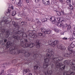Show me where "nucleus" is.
<instances>
[{
	"mask_svg": "<svg viewBox=\"0 0 75 75\" xmlns=\"http://www.w3.org/2000/svg\"><path fill=\"white\" fill-rule=\"evenodd\" d=\"M4 70H3L0 73V75H4Z\"/></svg>",
	"mask_w": 75,
	"mask_h": 75,
	"instance_id": "nucleus-43",
	"label": "nucleus"
},
{
	"mask_svg": "<svg viewBox=\"0 0 75 75\" xmlns=\"http://www.w3.org/2000/svg\"><path fill=\"white\" fill-rule=\"evenodd\" d=\"M67 26H68L67 30L68 31H69V30H70V29H71V25H67Z\"/></svg>",
	"mask_w": 75,
	"mask_h": 75,
	"instance_id": "nucleus-40",
	"label": "nucleus"
},
{
	"mask_svg": "<svg viewBox=\"0 0 75 75\" xmlns=\"http://www.w3.org/2000/svg\"><path fill=\"white\" fill-rule=\"evenodd\" d=\"M29 1H30L29 0H26V2L27 3H29Z\"/></svg>",
	"mask_w": 75,
	"mask_h": 75,
	"instance_id": "nucleus-53",
	"label": "nucleus"
},
{
	"mask_svg": "<svg viewBox=\"0 0 75 75\" xmlns=\"http://www.w3.org/2000/svg\"><path fill=\"white\" fill-rule=\"evenodd\" d=\"M70 64L72 67V69L75 71V60H71L70 61Z\"/></svg>",
	"mask_w": 75,
	"mask_h": 75,
	"instance_id": "nucleus-7",
	"label": "nucleus"
},
{
	"mask_svg": "<svg viewBox=\"0 0 75 75\" xmlns=\"http://www.w3.org/2000/svg\"><path fill=\"white\" fill-rule=\"evenodd\" d=\"M52 61L53 62V64H55V63L57 62H58L59 61L62 60L63 58L61 57L58 56L55 58L52 57Z\"/></svg>",
	"mask_w": 75,
	"mask_h": 75,
	"instance_id": "nucleus-6",
	"label": "nucleus"
},
{
	"mask_svg": "<svg viewBox=\"0 0 75 75\" xmlns=\"http://www.w3.org/2000/svg\"><path fill=\"white\" fill-rule=\"evenodd\" d=\"M62 14H63V15H64V14H65V13H64V12H62Z\"/></svg>",
	"mask_w": 75,
	"mask_h": 75,
	"instance_id": "nucleus-63",
	"label": "nucleus"
},
{
	"mask_svg": "<svg viewBox=\"0 0 75 75\" xmlns=\"http://www.w3.org/2000/svg\"><path fill=\"white\" fill-rule=\"evenodd\" d=\"M53 43L54 44V45H57L58 43V40H56Z\"/></svg>",
	"mask_w": 75,
	"mask_h": 75,
	"instance_id": "nucleus-39",
	"label": "nucleus"
},
{
	"mask_svg": "<svg viewBox=\"0 0 75 75\" xmlns=\"http://www.w3.org/2000/svg\"><path fill=\"white\" fill-rule=\"evenodd\" d=\"M14 71V69H11L8 70V73L10 74V73H12Z\"/></svg>",
	"mask_w": 75,
	"mask_h": 75,
	"instance_id": "nucleus-22",
	"label": "nucleus"
},
{
	"mask_svg": "<svg viewBox=\"0 0 75 75\" xmlns=\"http://www.w3.org/2000/svg\"><path fill=\"white\" fill-rule=\"evenodd\" d=\"M40 68V66L39 64H37L34 67V69H35V73H37L38 72V71H37V69H39Z\"/></svg>",
	"mask_w": 75,
	"mask_h": 75,
	"instance_id": "nucleus-11",
	"label": "nucleus"
},
{
	"mask_svg": "<svg viewBox=\"0 0 75 75\" xmlns=\"http://www.w3.org/2000/svg\"><path fill=\"white\" fill-rule=\"evenodd\" d=\"M64 23L62 22H58L57 24V25L58 27H62Z\"/></svg>",
	"mask_w": 75,
	"mask_h": 75,
	"instance_id": "nucleus-18",
	"label": "nucleus"
},
{
	"mask_svg": "<svg viewBox=\"0 0 75 75\" xmlns=\"http://www.w3.org/2000/svg\"><path fill=\"white\" fill-rule=\"evenodd\" d=\"M12 62H13V63H16V60H13L12 61Z\"/></svg>",
	"mask_w": 75,
	"mask_h": 75,
	"instance_id": "nucleus-52",
	"label": "nucleus"
},
{
	"mask_svg": "<svg viewBox=\"0 0 75 75\" xmlns=\"http://www.w3.org/2000/svg\"><path fill=\"white\" fill-rule=\"evenodd\" d=\"M72 44L74 45V46H75V41H74L72 42Z\"/></svg>",
	"mask_w": 75,
	"mask_h": 75,
	"instance_id": "nucleus-57",
	"label": "nucleus"
},
{
	"mask_svg": "<svg viewBox=\"0 0 75 75\" xmlns=\"http://www.w3.org/2000/svg\"><path fill=\"white\" fill-rule=\"evenodd\" d=\"M3 42V41L2 40H0V45Z\"/></svg>",
	"mask_w": 75,
	"mask_h": 75,
	"instance_id": "nucleus-60",
	"label": "nucleus"
},
{
	"mask_svg": "<svg viewBox=\"0 0 75 75\" xmlns=\"http://www.w3.org/2000/svg\"><path fill=\"white\" fill-rule=\"evenodd\" d=\"M29 75H33V74H32L29 73Z\"/></svg>",
	"mask_w": 75,
	"mask_h": 75,
	"instance_id": "nucleus-64",
	"label": "nucleus"
},
{
	"mask_svg": "<svg viewBox=\"0 0 75 75\" xmlns=\"http://www.w3.org/2000/svg\"><path fill=\"white\" fill-rule=\"evenodd\" d=\"M13 10L14 7L13 6H11V8L8 7V9L6 12V14H8L10 13V12H11V9Z\"/></svg>",
	"mask_w": 75,
	"mask_h": 75,
	"instance_id": "nucleus-14",
	"label": "nucleus"
},
{
	"mask_svg": "<svg viewBox=\"0 0 75 75\" xmlns=\"http://www.w3.org/2000/svg\"><path fill=\"white\" fill-rule=\"evenodd\" d=\"M28 61L29 60H28V62H27L26 63V64H29V63H30V61H29L28 62Z\"/></svg>",
	"mask_w": 75,
	"mask_h": 75,
	"instance_id": "nucleus-61",
	"label": "nucleus"
},
{
	"mask_svg": "<svg viewBox=\"0 0 75 75\" xmlns=\"http://www.w3.org/2000/svg\"><path fill=\"white\" fill-rule=\"evenodd\" d=\"M12 24L13 25L15 28H18L20 27V26L17 25V23L14 21L12 22Z\"/></svg>",
	"mask_w": 75,
	"mask_h": 75,
	"instance_id": "nucleus-17",
	"label": "nucleus"
},
{
	"mask_svg": "<svg viewBox=\"0 0 75 75\" xmlns=\"http://www.w3.org/2000/svg\"><path fill=\"white\" fill-rule=\"evenodd\" d=\"M53 72L52 71L50 70L49 71H47L46 72H45V74L46 75H51L52 74Z\"/></svg>",
	"mask_w": 75,
	"mask_h": 75,
	"instance_id": "nucleus-21",
	"label": "nucleus"
},
{
	"mask_svg": "<svg viewBox=\"0 0 75 75\" xmlns=\"http://www.w3.org/2000/svg\"><path fill=\"white\" fill-rule=\"evenodd\" d=\"M38 57V54H35L33 55V57L35 58H37Z\"/></svg>",
	"mask_w": 75,
	"mask_h": 75,
	"instance_id": "nucleus-34",
	"label": "nucleus"
},
{
	"mask_svg": "<svg viewBox=\"0 0 75 75\" xmlns=\"http://www.w3.org/2000/svg\"><path fill=\"white\" fill-rule=\"evenodd\" d=\"M69 8H71V10H73V6L71 5L69 6Z\"/></svg>",
	"mask_w": 75,
	"mask_h": 75,
	"instance_id": "nucleus-47",
	"label": "nucleus"
},
{
	"mask_svg": "<svg viewBox=\"0 0 75 75\" xmlns=\"http://www.w3.org/2000/svg\"><path fill=\"white\" fill-rule=\"evenodd\" d=\"M29 36L30 37V38H36L37 37V35L35 33L33 34V33H29Z\"/></svg>",
	"mask_w": 75,
	"mask_h": 75,
	"instance_id": "nucleus-10",
	"label": "nucleus"
},
{
	"mask_svg": "<svg viewBox=\"0 0 75 75\" xmlns=\"http://www.w3.org/2000/svg\"><path fill=\"white\" fill-rule=\"evenodd\" d=\"M74 74V72H70V71H68L64 72L63 74V75H73Z\"/></svg>",
	"mask_w": 75,
	"mask_h": 75,
	"instance_id": "nucleus-9",
	"label": "nucleus"
},
{
	"mask_svg": "<svg viewBox=\"0 0 75 75\" xmlns=\"http://www.w3.org/2000/svg\"><path fill=\"white\" fill-rule=\"evenodd\" d=\"M4 68H5L7 66V64L4 63L3 64Z\"/></svg>",
	"mask_w": 75,
	"mask_h": 75,
	"instance_id": "nucleus-51",
	"label": "nucleus"
},
{
	"mask_svg": "<svg viewBox=\"0 0 75 75\" xmlns=\"http://www.w3.org/2000/svg\"><path fill=\"white\" fill-rule=\"evenodd\" d=\"M4 34V35L6 34V38H8L10 34V33L8 30L6 31V30L4 29H3L1 28H0V34Z\"/></svg>",
	"mask_w": 75,
	"mask_h": 75,
	"instance_id": "nucleus-4",
	"label": "nucleus"
},
{
	"mask_svg": "<svg viewBox=\"0 0 75 75\" xmlns=\"http://www.w3.org/2000/svg\"><path fill=\"white\" fill-rule=\"evenodd\" d=\"M59 1L61 3L63 4H65L66 3V1H64L62 0H59Z\"/></svg>",
	"mask_w": 75,
	"mask_h": 75,
	"instance_id": "nucleus-30",
	"label": "nucleus"
},
{
	"mask_svg": "<svg viewBox=\"0 0 75 75\" xmlns=\"http://www.w3.org/2000/svg\"><path fill=\"white\" fill-rule=\"evenodd\" d=\"M16 12L15 11H14L13 12L12 14V16H14L16 15Z\"/></svg>",
	"mask_w": 75,
	"mask_h": 75,
	"instance_id": "nucleus-42",
	"label": "nucleus"
},
{
	"mask_svg": "<svg viewBox=\"0 0 75 75\" xmlns=\"http://www.w3.org/2000/svg\"><path fill=\"white\" fill-rule=\"evenodd\" d=\"M47 21V18H45L42 19L41 21L43 22H45V21Z\"/></svg>",
	"mask_w": 75,
	"mask_h": 75,
	"instance_id": "nucleus-33",
	"label": "nucleus"
},
{
	"mask_svg": "<svg viewBox=\"0 0 75 75\" xmlns=\"http://www.w3.org/2000/svg\"><path fill=\"white\" fill-rule=\"evenodd\" d=\"M25 21H23L21 23V24L23 25H25Z\"/></svg>",
	"mask_w": 75,
	"mask_h": 75,
	"instance_id": "nucleus-45",
	"label": "nucleus"
},
{
	"mask_svg": "<svg viewBox=\"0 0 75 75\" xmlns=\"http://www.w3.org/2000/svg\"><path fill=\"white\" fill-rule=\"evenodd\" d=\"M72 37L73 38H74V39H75V35H72Z\"/></svg>",
	"mask_w": 75,
	"mask_h": 75,
	"instance_id": "nucleus-56",
	"label": "nucleus"
},
{
	"mask_svg": "<svg viewBox=\"0 0 75 75\" xmlns=\"http://www.w3.org/2000/svg\"><path fill=\"white\" fill-rule=\"evenodd\" d=\"M73 33L74 34V35H75V31H73Z\"/></svg>",
	"mask_w": 75,
	"mask_h": 75,
	"instance_id": "nucleus-62",
	"label": "nucleus"
},
{
	"mask_svg": "<svg viewBox=\"0 0 75 75\" xmlns=\"http://www.w3.org/2000/svg\"><path fill=\"white\" fill-rule=\"evenodd\" d=\"M67 26H68V24L66 23L64 25L63 24V25L62 27H63L62 28L63 29H65L67 28Z\"/></svg>",
	"mask_w": 75,
	"mask_h": 75,
	"instance_id": "nucleus-31",
	"label": "nucleus"
},
{
	"mask_svg": "<svg viewBox=\"0 0 75 75\" xmlns=\"http://www.w3.org/2000/svg\"><path fill=\"white\" fill-rule=\"evenodd\" d=\"M69 48H70V47H69V49H68V52H69L70 53H69V54H72L73 51H72V49H69Z\"/></svg>",
	"mask_w": 75,
	"mask_h": 75,
	"instance_id": "nucleus-28",
	"label": "nucleus"
},
{
	"mask_svg": "<svg viewBox=\"0 0 75 75\" xmlns=\"http://www.w3.org/2000/svg\"><path fill=\"white\" fill-rule=\"evenodd\" d=\"M71 60H65L64 62L63 63L64 64H65V65H69L70 64V61Z\"/></svg>",
	"mask_w": 75,
	"mask_h": 75,
	"instance_id": "nucleus-19",
	"label": "nucleus"
},
{
	"mask_svg": "<svg viewBox=\"0 0 75 75\" xmlns=\"http://www.w3.org/2000/svg\"><path fill=\"white\" fill-rule=\"evenodd\" d=\"M55 12H56L58 16H61V12L59 11H58L57 10L55 11Z\"/></svg>",
	"mask_w": 75,
	"mask_h": 75,
	"instance_id": "nucleus-27",
	"label": "nucleus"
},
{
	"mask_svg": "<svg viewBox=\"0 0 75 75\" xmlns=\"http://www.w3.org/2000/svg\"><path fill=\"white\" fill-rule=\"evenodd\" d=\"M50 33H51V30L49 29H48L45 32V34H50Z\"/></svg>",
	"mask_w": 75,
	"mask_h": 75,
	"instance_id": "nucleus-25",
	"label": "nucleus"
},
{
	"mask_svg": "<svg viewBox=\"0 0 75 75\" xmlns=\"http://www.w3.org/2000/svg\"><path fill=\"white\" fill-rule=\"evenodd\" d=\"M28 71L29 72L30 71V70H29V69H25L23 70V74H26L27 72H28Z\"/></svg>",
	"mask_w": 75,
	"mask_h": 75,
	"instance_id": "nucleus-23",
	"label": "nucleus"
},
{
	"mask_svg": "<svg viewBox=\"0 0 75 75\" xmlns=\"http://www.w3.org/2000/svg\"><path fill=\"white\" fill-rule=\"evenodd\" d=\"M71 2V0H67V3H69V4H70Z\"/></svg>",
	"mask_w": 75,
	"mask_h": 75,
	"instance_id": "nucleus-44",
	"label": "nucleus"
},
{
	"mask_svg": "<svg viewBox=\"0 0 75 75\" xmlns=\"http://www.w3.org/2000/svg\"><path fill=\"white\" fill-rule=\"evenodd\" d=\"M40 43H39V40H37L36 42V45L35 47L37 48H40Z\"/></svg>",
	"mask_w": 75,
	"mask_h": 75,
	"instance_id": "nucleus-16",
	"label": "nucleus"
},
{
	"mask_svg": "<svg viewBox=\"0 0 75 75\" xmlns=\"http://www.w3.org/2000/svg\"><path fill=\"white\" fill-rule=\"evenodd\" d=\"M38 35L40 36H42V33H39L38 34Z\"/></svg>",
	"mask_w": 75,
	"mask_h": 75,
	"instance_id": "nucleus-48",
	"label": "nucleus"
},
{
	"mask_svg": "<svg viewBox=\"0 0 75 75\" xmlns=\"http://www.w3.org/2000/svg\"><path fill=\"white\" fill-rule=\"evenodd\" d=\"M22 14H23V17H24V18L26 17V15H25V13H23Z\"/></svg>",
	"mask_w": 75,
	"mask_h": 75,
	"instance_id": "nucleus-50",
	"label": "nucleus"
},
{
	"mask_svg": "<svg viewBox=\"0 0 75 75\" xmlns=\"http://www.w3.org/2000/svg\"><path fill=\"white\" fill-rule=\"evenodd\" d=\"M50 46L51 47H54L55 45V44H54V42H52L50 44Z\"/></svg>",
	"mask_w": 75,
	"mask_h": 75,
	"instance_id": "nucleus-41",
	"label": "nucleus"
},
{
	"mask_svg": "<svg viewBox=\"0 0 75 75\" xmlns=\"http://www.w3.org/2000/svg\"><path fill=\"white\" fill-rule=\"evenodd\" d=\"M21 2V0H19V2L18 3V5L19 6V7H20L21 6V4L20 2Z\"/></svg>",
	"mask_w": 75,
	"mask_h": 75,
	"instance_id": "nucleus-37",
	"label": "nucleus"
},
{
	"mask_svg": "<svg viewBox=\"0 0 75 75\" xmlns=\"http://www.w3.org/2000/svg\"><path fill=\"white\" fill-rule=\"evenodd\" d=\"M55 65L56 66L55 69H54L55 71H57L58 69H59L60 71H61V70L62 71V69H64L65 68V65H62V63L58 62L55 63Z\"/></svg>",
	"mask_w": 75,
	"mask_h": 75,
	"instance_id": "nucleus-3",
	"label": "nucleus"
},
{
	"mask_svg": "<svg viewBox=\"0 0 75 75\" xmlns=\"http://www.w3.org/2000/svg\"><path fill=\"white\" fill-rule=\"evenodd\" d=\"M57 47L58 48L62 50H64L66 49V48L63 45H58L57 46Z\"/></svg>",
	"mask_w": 75,
	"mask_h": 75,
	"instance_id": "nucleus-13",
	"label": "nucleus"
},
{
	"mask_svg": "<svg viewBox=\"0 0 75 75\" xmlns=\"http://www.w3.org/2000/svg\"><path fill=\"white\" fill-rule=\"evenodd\" d=\"M70 46L71 47V48H72L75 47V45H74V44L72 43H72L71 44Z\"/></svg>",
	"mask_w": 75,
	"mask_h": 75,
	"instance_id": "nucleus-38",
	"label": "nucleus"
},
{
	"mask_svg": "<svg viewBox=\"0 0 75 75\" xmlns=\"http://www.w3.org/2000/svg\"><path fill=\"white\" fill-rule=\"evenodd\" d=\"M63 55L64 57H69V56H70V54L69 53L65 54H63Z\"/></svg>",
	"mask_w": 75,
	"mask_h": 75,
	"instance_id": "nucleus-26",
	"label": "nucleus"
},
{
	"mask_svg": "<svg viewBox=\"0 0 75 75\" xmlns=\"http://www.w3.org/2000/svg\"><path fill=\"white\" fill-rule=\"evenodd\" d=\"M11 21H8V19H6L4 21V23H6L8 24L9 23H10Z\"/></svg>",
	"mask_w": 75,
	"mask_h": 75,
	"instance_id": "nucleus-29",
	"label": "nucleus"
},
{
	"mask_svg": "<svg viewBox=\"0 0 75 75\" xmlns=\"http://www.w3.org/2000/svg\"><path fill=\"white\" fill-rule=\"evenodd\" d=\"M6 48H8L10 47V53L13 55H17L19 53H23L25 57H28L30 56V53H27L24 49L20 50L18 49L17 46H13V43L10 42H8L6 43Z\"/></svg>",
	"mask_w": 75,
	"mask_h": 75,
	"instance_id": "nucleus-2",
	"label": "nucleus"
},
{
	"mask_svg": "<svg viewBox=\"0 0 75 75\" xmlns=\"http://www.w3.org/2000/svg\"><path fill=\"white\" fill-rule=\"evenodd\" d=\"M46 52H49L46 54V56L47 57L50 58L52 55L54 56V50L51 48H50L47 49L46 51Z\"/></svg>",
	"mask_w": 75,
	"mask_h": 75,
	"instance_id": "nucleus-5",
	"label": "nucleus"
},
{
	"mask_svg": "<svg viewBox=\"0 0 75 75\" xmlns=\"http://www.w3.org/2000/svg\"><path fill=\"white\" fill-rule=\"evenodd\" d=\"M54 64H52V68H54Z\"/></svg>",
	"mask_w": 75,
	"mask_h": 75,
	"instance_id": "nucleus-58",
	"label": "nucleus"
},
{
	"mask_svg": "<svg viewBox=\"0 0 75 75\" xmlns=\"http://www.w3.org/2000/svg\"><path fill=\"white\" fill-rule=\"evenodd\" d=\"M52 42V39H50L48 41V43L49 44H50Z\"/></svg>",
	"mask_w": 75,
	"mask_h": 75,
	"instance_id": "nucleus-36",
	"label": "nucleus"
},
{
	"mask_svg": "<svg viewBox=\"0 0 75 75\" xmlns=\"http://www.w3.org/2000/svg\"><path fill=\"white\" fill-rule=\"evenodd\" d=\"M62 39L64 40H68V38L64 37V38H62Z\"/></svg>",
	"mask_w": 75,
	"mask_h": 75,
	"instance_id": "nucleus-49",
	"label": "nucleus"
},
{
	"mask_svg": "<svg viewBox=\"0 0 75 75\" xmlns=\"http://www.w3.org/2000/svg\"><path fill=\"white\" fill-rule=\"evenodd\" d=\"M7 39H5L4 40V42H7Z\"/></svg>",
	"mask_w": 75,
	"mask_h": 75,
	"instance_id": "nucleus-59",
	"label": "nucleus"
},
{
	"mask_svg": "<svg viewBox=\"0 0 75 75\" xmlns=\"http://www.w3.org/2000/svg\"><path fill=\"white\" fill-rule=\"evenodd\" d=\"M69 48V49H72V48H71V47L69 46L67 48V49L68 50V49Z\"/></svg>",
	"mask_w": 75,
	"mask_h": 75,
	"instance_id": "nucleus-55",
	"label": "nucleus"
},
{
	"mask_svg": "<svg viewBox=\"0 0 75 75\" xmlns=\"http://www.w3.org/2000/svg\"><path fill=\"white\" fill-rule=\"evenodd\" d=\"M36 21H37V24L38 25H40L41 24V22L39 21V20H38V19H36Z\"/></svg>",
	"mask_w": 75,
	"mask_h": 75,
	"instance_id": "nucleus-32",
	"label": "nucleus"
},
{
	"mask_svg": "<svg viewBox=\"0 0 75 75\" xmlns=\"http://www.w3.org/2000/svg\"><path fill=\"white\" fill-rule=\"evenodd\" d=\"M4 21L3 20L2 21H1V22H0V24L1 25H3V24H4V23L3 22Z\"/></svg>",
	"mask_w": 75,
	"mask_h": 75,
	"instance_id": "nucleus-46",
	"label": "nucleus"
},
{
	"mask_svg": "<svg viewBox=\"0 0 75 75\" xmlns=\"http://www.w3.org/2000/svg\"><path fill=\"white\" fill-rule=\"evenodd\" d=\"M43 3L45 5L47 6L50 4V2L49 0H42Z\"/></svg>",
	"mask_w": 75,
	"mask_h": 75,
	"instance_id": "nucleus-15",
	"label": "nucleus"
},
{
	"mask_svg": "<svg viewBox=\"0 0 75 75\" xmlns=\"http://www.w3.org/2000/svg\"><path fill=\"white\" fill-rule=\"evenodd\" d=\"M16 34L15 35H13L12 37L17 40H20V45L21 47L23 48H27V47L33 48L34 47L35 45L34 44L30 43L28 44L27 39L24 38H27V37L26 34L24 33L23 31L21 30L16 32Z\"/></svg>",
	"mask_w": 75,
	"mask_h": 75,
	"instance_id": "nucleus-1",
	"label": "nucleus"
},
{
	"mask_svg": "<svg viewBox=\"0 0 75 75\" xmlns=\"http://www.w3.org/2000/svg\"><path fill=\"white\" fill-rule=\"evenodd\" d=\"M40 30L42 31L43 33H44L45 34L46 33V29L44 28H40Z\"/></svg>",
	"mask_w": 75,
	"mask_h": 75,
	"instance_id": "nucleus-24",
	"label": "nucleus"
},
{
	"mask_svg": "<svg viewBox=\"0 0 75 75\" xmlns=\"http://www.w3.org/2000/svg\"><path fill=\"white\" fill-rule=\"evenodd\" d=\"M51 64H50L48 63H45V64H44L43 65V68H47L48 67L49 65H50Z\"/></svg>",
	"mask_w": 75,
	"mask_h": 75,
	"instance_id": "nucleus-20",
	"label": "nucleus"
},
{
	"mask_svg": "<svg viewBox=\"0 0 75 75\" xmlns=\"http://www.w3.org/2000/svg\"><path fill=\"white\" fill-rule=\"evenodd\" d=\"M51 60L52 61L51 62H54L52 61V58L51 59H49V58H48L47 57V58L45 57L44 59V61L45 63H49V62H50V61H51Z\"/></svg>",
	"mask_w": 75,
	"mask_h": 75,
	"instance_id": "nucleus-12",
	"label": "nucleus"
},
{
	"mask_svg": "<svg viewBox=\"0 0 75 75\" xmlns=\"http://www.w3.org/2000/svg\"><path fill=\"white\" fill-rule=\"evenodd\" d=\"M39 1H40V0H35V1L36 3H38Z\"/></svg>",
	"mask_w": 75,
	"mask_h": 75,
	"instance_id": "nucleus-54",
	"label": "nucleus"
},
{
	"mask_svg": "<svg viewBox=\"0 0 75 75\" xmlns=\"http://www.w3.org/2000/svg\"><path fill=\"white\" fill-rule=\"evenodd\" d=\"M65 17L67 20H69V19H70V18H71V17L68 16V15H65Z\"/></svg>",
	"mask_w": 75,
	"mask_h": 75,
	"instance_id": "nucleus-35",
	"label": "nucleus"
},
{
	"mask_svg": "<svg viewBox=\"0 0 75 75\" xmlns=\"http://www.w3.org/2000/svg\"><path fill=\"white\" fill-rule=\"evenodd\" d=\"M48 19L52 21L53 24H54L55 23V18L54 17H52L51 16H48Z\"/></svg>",
	"mask_w": 75,
	"mask_h": 75,
	"instance_id": "nucleus-8",
	"label": "nucleus"
}]
</instances>
